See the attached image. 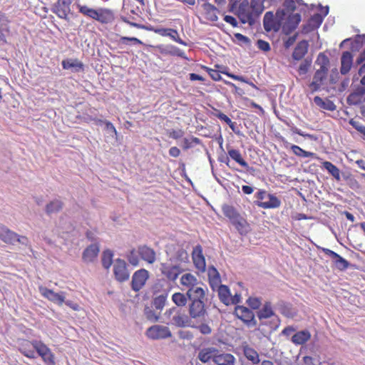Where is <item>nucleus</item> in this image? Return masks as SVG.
<instances>
[{
	"label": "nucleus",
	"instance_id": "obj_11",
	"mask_svg": "<svg viewBox=\"0 0 365 365\" xmlns=\"http://www.w3.org/2000/svg\"><path fill=\"white\" fill-rule=\"evenodd\" d=\"M38 291L40 294L49 301L62 305L65 302V293H56L46 287H39Z\"/></svg>",
	"mask_w": 365,
	"mask_h": 365
},
{
	"label": "nucleus",
	"instance_id": "obj_2",
	"mask_svg": "<svg viewBox=\"0 0 365 365\" xmlns=\"http://www.w3.org/2000/svg\"><path fill=\"white\" fill-rule=\"evenodd\" d=\"M148 264H153L156 261L155 251L148 247V245H139L137 250L130 251L128 257L130 264L133 266H137L139 264V258Z\"/></svg>",
	"mask_w": 365,
	"mask_h": 365
},
{
	"label": "nucleus",
	"instance_id": "obj_64",
	"mask_svg": "<svg viewBox=\"0 0 365 365\" xmlns=\"http://www.w3.org/2000/svg\"><path fill=\"white\" fill-rule=\"evenodd\" d=\"M302 361L304 365H315V359L309 356H305L303 357Z\"/></svg>",
	"mask_w": 365,
	"mask_h": 365
},
{
	"label": "nucleus",
	"instance_id": "obj_20",
	"mask_svg": "<svg viewBox=\"0 0 365 365\" xmlns=\"http://www.w3.org/2000/svg\"><path fill=\"white\" fill-rule=\"evenodd\" d=\"M10 21L6 17L5 13L0 11V43L3 44L7 43L6 35L11 33L9 24Z\"/></svg>",
	"mask_w": 365,
	"mask_h": 365
},
{
	"label": "nucleus",
	"instance_id": "obj_32",
	"mask_svg": "<svg viewBox=\"0 0 365 365\" xmlns=\"http://www.w3.org/2000/svg\"><path fill=\"white\" fill-rule=\"evenodd\" d=\"M243 354L246 359L253 364H258L260 362L258 352L255 349L248 346V345L243 348Z\"/></svg>",
	"mask_w": 365,
	"mask_h": 365
},
{
	"label": "nucleus",
	"instance_id": "obj_7",
	"mask_svg": "<svg viewBox=\"0 0 365 365\" xmlns=\"http://www.w3.org/2000/svg\"><path fill=\"white\" fill-rule=\"evenodd\" d=\"M34 349L47 365L55 364V356L48 346L40 340H34Z\"/></svg>",
	"mask_w": 365,
	"mask_h": 365
},
{
	"label": "nucleus",
	"instance_id": "obj_63",
	"mask_svg": "<svg viewBox=\"0 0 365 365\" xmlns=\"http://www.w3.org/2000/svg\"><path fill=\"white\" fill-rule=\"evenodd\" d=\"M292 131L294 133H297L301 136H303V137H307L309 138H313V135L312 134H309V133H303L301 130L298 129L297 127H294L292 128Z\"/></svg>",
	"mask_w": 365,
	"mask_h": 365
},
{
	"label": "nucleus",
	"instance_id": "obj_21",
	"mask_svg": "<svg viewBox=\"0 0 365 365\" xmlns=\"http://www.w3.org/2000/svg\"><path fill=\"white\" fill-rule=\"evenodd\" d=\"M354 56L349 51H344L341 56L340 73L342 75L347 74L353 66Z\"/></svg>",
	"mask_w": 365,
	"mask_h": 365
},
{
	"label": "nucleus",
	"instance_id": "obj_55",
	"mask_svg": "<svg viewBox=\"0 0 365 365\" xmlns=\"http://www.w3.org/2000/svg\"><path fill=\"white\" fill-rule=\"evenodd\" d=\"M195 328L197 329L202 334L205 335L211 334L212 331V328L207 324L205 323H202L198 326L195 327Z\"/></svg>",
	"mask_w": 365,
	"mask_h": 365
},
{
	"label": "nucleus",
	"instance_id": "obj_59",
	"mask_svg": "<svg viewBox=\"0 0 365 365\" xmlns=\"http://www.w3.org/2000/svg\"><path fill=\"white\" fill-rule=\"evenodd\" d=\"M241 295L240 294H235L233 296L230 297V302H228V305L230 304H237L240 302Z\"/></svg>",
	"mask_w": 365,
	"mask_h": 365
},
{
	"label": "nucleus",
	"instance_id": "obj_23",
	"mask_svg": "<svg viewBox=\"0 0 365 365\" xmlns=\"http://www.w3.org/2000/svg\"><path fill=\"white\" fill-rule=\"evenodd\" d=\"M99 255V245L96 243L91 244L83 252L82 259L86 262H93Z\"/></svg>",
	"mask_w": 365,
	"mask_h": 365
},
{
	"label": "nucleus",
	"instance_id": "obj_3",
	"mask_svg": "<svg viewBox=\"0 0 365 365\" xmlns=\"http://www.w3.org/2000/svg\"><path fill=\"white\" fill-rule=\"evenodd\" d=\"M207 291H203L202 294L187 296L190 300L189 314L192 319H202L206 315V309L204 300Z\"/></svg>",
	"mask_w": 365,
	"mask_h": 365
},
{
	"label": "nucleus",
	"instance_id": "obj_5",
	"mask_svg": "<svg viewBox=\"0 0 365 365\" xmlns=\"http://www.w3.org/2000/svg\"><path fill=\"white\" fill-rule=\"evenodd\" d=\"M234 315L248 327L257 325L253 311L245 306L237 305L234 309Z\"/></svg>",
	"mask_w": 365,
	"mask_h": 365
},
{
	"label": "nucleus",
	"instance_id": "obj_45",
	"mask_svg": "<svg viewBox=\"0 0 365 365\" xmlns=\"http://www.w3.org/2000/svg\"><path fill=\"white\" fill-rule=\"evenodd\" d=\"M222 212L224 215L230 220H235L237 217V212L235 209L230 205L225 204L222 206Z\"/></svg>",
	"mask_w": 365,
	"mask_h": 365
},
{
	"label": "nucleus",
	"instance_id": "obj_9",
	"mask_svg": "<svg viewBox=\"0 0 365 365\" xmlns=\"http://www.w3.org/2000/svg\"><path fill=\"white\" fill-rule=\"evenodd\" d=\"M113 269L115 279L118 282H124L129 279L130 272L126 262L123 259H116Z\"/></svg>",
	"mask_w": 365,
	"mask_h": 365
},
{
	"label": "nucleus",
	"instance_id": "obj_25",
	"mask_svg": "<svg viewBox=\"0 0 365 365\" xmlns=\"http://www.w3.org/2000/svg\"><path fill=\"white\" fill-rule=\"evenodd\" d=\"M275 315L271 302L266 301L262 307L257 311V316L259 320L269 319Z\"/></svg>",
	"mask_w": 365,
	"mask_h": 365
},
{
	"label": "nucleus",
	"instance_id": "obj_16",
	"mask_svg": "<svg viewBox=\"0 0 365 365\" xmlns=\"http://www.w3.org/2000/svg\"><path fill=\"white\" fill-rule=\"evenodd\" d=\"M53 11L60 19L68 20L70 12V4L67 0H58L54 4Z\"/></svg>",
	"mask_w": 365,
	"mask_h": 365
},
{
	"label": "nucleus",
	"instance_id": "obj_13",
	"mask_svg": "<svg viewBox=\"0 0 365 365\" xmlns=\"http://www.w3.org/2000/svg\"><path fill=\"white\" fill-rule=\"evenodd\" d=\"M173 313L176 314L173 317V324L178 327H185L189 326L190 322V318L184 314L178 312L176 307H172L166 310L165 316H171Z\"/></svg>",
	"mask_w": 365,
	"mask_h": 365
},
{
	"label": "nucleus",
	"instance_id": "obj_4",
	"mask_svg": "<svg viewBox=\"0 0 365 365\" xmlns=\"http://www.w3.org/2000/svg\"><path fill=\"white\" fill-rule=\"evenodd\" d=\"M182 287L187 289V296L202 294L203 291H207L206 286L198 281L195 275L187 272L182 274L180 279Z\"/></svg>",
	"mask_w": 365,
	"mask_h": 365
},
{
	"label": "nucleus",
	"instance_id": "obj_10",
	"mask_svg": "<svg viewBox=\"0 0 365 365\" xmlns=\"http://www.w3.org/2000/svg\"><path fill=\"white\" fill-rule=\"evenodd\" d=\"M146 336L152 339H161L170 337L172 334L166 326L153 325L146 330Z\"/></svg>",
	"mask_w": 365,
	"mask_h": 365
},
{
	"label": "nucleus",
	"instance_id": "obj_14",
	"mask_svg": "<svg viewBox=\"0 0 365 365\" xmlns=\"http://www.w3.org/2000/svg\"><path fill=\"white\" fill-rule=\"evenodd\" d=\"M182 269L178 265H168L162 264L161 272L168 280L175 282Z\"/></svg>",
	"mask_w": 365,
	"mask_h": 365
},
{
	"label": "nucleus",
	"instance_id": "obj_8",
	"mask_svg": "<svg viewBox=\"0 0 365 365\" xmlns=\"http://www.w3.org/2000/svg\"><path fill=\"white\" fill-rule=\"evenodd\" d=\"M148 277L149 272L144 268L134 272L133 278H131V289H133V291H140L145 286Z\"/></svg>",
	"mask_w": 365,
	"mask_h": 365
},
{
	"label": "nucleus",
	"instance_id": "obj_28",
	"mask_svg": "<svg viewBox=\"0 0 365 365\" xmlns=\"http://www.w3.org/2000/svg\"><path fill=\"white\" fill-rule=\"evenodd\" d=\"M264 29L267 31L279 29V24L276 22L272 11H267L264 15Z\"/></svg>",
	"mask_w": 365,
	"mask_h": 365
},
{
	"label": "nucleus",
	"instance_id": "obj_22",
	"mask_svg": "<svg viewBox=\"0 0 365 365\" xmlns=\"http://www.w3.org/2000/svg\"><path fill=\"white\" fill-rule=\"evenodd\" d=\"M219 354V351L214 347L204 348L199 351L198 359L202 363L209 362L212 360L215 362V356Z\"/></svg>",
	"mask_w": 365,
	"mask_h": 365
},
{
	"label": "nucleus",
	"instance_id": "obj_41",
	"mask_svg": "<svg viewBox=\"0 0 365 365\" xmlns=\"http://www.w3.org/2000/svg\"><path fill=\"white\" fill-rule=\"evenodd\" d=\"M199 144H201V140L197 137L192 136L190 138H185L183 139L182 148L183 150H187Z\"/></svg>",
	"mask_w": 365,
	"mask_h": 365
},
{
	"label": "nucleus",
	"instance_id": "obj_51",
	"mask_svg": "<svg viewBox=\"0 0 365 365\" xmlns=\"http://www.w3.org/2000/svg\"><path fill=\"white\" fill-rule=\"evenodd\" d=\"M166 302V295L161 294L158 297H156L153 299V304L155 308L158 309H162L165 307V303Z\"/></svg>",
	"mask_w": 365,
	"mask_h": 365
},
{
	"label": "nucleus",
	"instance_id": "obj_19",
	"mask_svg": "<svg viewBox=\"0 0 365 365\" xmlns=\"http://www.w3.org/2000/svg\"><path fill=\"white\" fill-rule=\"evenodd\" d=\"M123 21L125 23H126V24H129L130 26L135 27L136 29H144V30H147V31H153L158 34H160L163 36H168V34H169L168 32L174 33L173 29H163V28L155 29L153 26H145L143 24L130 21L126 18H123Z\"/></svg>",
	"mask_w": 365,
	"mask_h": 365
},
{
	"label": "nucleus",
	"instance_id": "obj_57",
	"mask_svg": "<svg viewBox=\"0 0 365 365\" xmlns=\"http://www.w3.org/2000/svg\"><path fill=\"white\" fill-rule=\"evenodd\" d=\"M174 33L168 32V36L170 37L173 41L183 45H187V43L179 36L178 32L177 30L173 29Z\"/></svg>",
	"mask_w": 365,
	"mask_h": 365
},
{
	"label": "nucleus",
	"instance_id": "obj_62",
	"mask_svg": "<svg viewBox=\"0 0 365 365\" xmlns=\"http://www.w3.org/2000/svg\"><path fill=\"white\" fill-rule=\"evenodd\" d=\"M224 20L233 27H236L237 26V20L232 16H225Z\"/></svg>",
	"mask_w": 365,
	"mask_h": 365
},
{
	"label": "nucleus",
	"instance_id": "obj_6",
	"mask_svg": "<svg viewBox=\"0 0 365 365\" xmlns=\"http://www.w3.org/2000/svg\"><path fill=\"white\" fill-rule=\"evenodd\" d=\"M257 205L262 208H275L279 207L280 200L273 195L267 193L264 190H260L256 193Z\"/></svg>",
	"mask_w": 365,
	"mask_h": 365
},
{
	"label": "nucleus",
	"instance_id": "obj_1",
	"mask_svg": "<svg viewBox=\"0 0 365 365\" xmlns=\"http://www.w3.org/2000/svg\"><path fill=\"white\" fill-rule=\"evenodd\" d=\"M317 63L320 65V67L317 69L313 77V81L309 85L312 93L320 89L323 82L327 79V73L329 72V61L326 55L320 53L317 58Z\"/></svg>",
	"mask_w": 365,
	"mask_h": 365
},
{
	"label": "nucleus",
	"instance_id": "obj_60",
	"mask_svg": "<svg viewBox=\"0 0 365 365\" xmlns=\"http://www.w3.org/2000/svg\"><path fill=\"white\" fill-rule=\"evenodd\" d=\"M168 154L171 157L178 158L180 155V150L177 147H170L168 150Z\"/></svg>",
	"mask_w": 365,
	"mask_h": 365
},
{
	"label": "nucleus",
	"instance_id": "obj_48",
	"mask_svg": "<svg viewBox=\"0 0 365 365\" xmlns=\"http://www.w3.org/2000/svg\"><path fill=\"white\" fill-rule=\"evenodd\" d=\"M215 115L218 119L226 123L232 131H235V123L232 122L225 113L219 111Z\"/></svg>",
	"mask_w": 365,
	"mask_h": 365
},
{
	"label": "nucleus",
	"instance_id": "obj_44",
	"mask_svg": "<svg viewBox=\"0 0 365 365\" xmlns=\"http://www.w3.org/2000/svg\"><path fill=\"white\" fill-rule=\"evenodd\" d=\"M312 66V59L305 58L299 64L297 68V73L299 76H304L307 73Z\"/></svg>",
	"mask_w": 365,
	"mask_h": 365
},
{
	"label": "nucleus",
	"instance_id": "obj_37",
	"mask_svg": "<svg viewBox=\"0 0 365 365\" xmlns=\"http://www.w3.org/2000/svg\"><path fill=\"white\" fill-rule=\"evenodd\" d=\"M63 205V202L59 200H52L46 205V212L48 215H51V213H56V212H60L61 210Z\"/></svg>",
	"mask_w": 365,
	"mask_h": 365
},
{
	"label": "nucleus",
	"instance_id": "obj_29",
	"mask_svg": "<svg viewBox=\"0 0 365 365\" xmlns=\"http://www.w3.org/2000/svg\"><path fill=\"white\" fill-rule=\"evenodd\" d=\"M311 339V333L308 330L297 331L292 337V341L297 346L305 344Z\"/></svg>",
	"mask_w": 365,
	"mask_h": 365
},
{
	"label": "nucleus",
	"instance_id": "obj_18",
	"mask_svg": "<svg viewBox=\"0 0 365 365\" xmlns=\"http://www.w3.org/2000/svg\"><path fill=\"white\" fill-rule=\"evenodd\" d=\"M192 260L197 269L200 272L205 270V259L202 255V249L201 245H196L192 251Z\"/></svg>",
	"mask_w": 365,
	"mask_h": 365
},
{
	"label": "nucleus",
	"instance_id": "obj_58",
	"mask_svg": "<svg viewBox=\"0 0 365 365\" xmlns=\"http://www.w3.org/2000/svg\"><path fill=\"white\" fill-rule=\"evenodd\" d=\"M184 135V131L181 129L178 130H172L169 132L168 135L170 138L173 139H178L182 137Z\"/></svg>",
	"mask_w": 365,
	"mask_h": 365
},
{
	"label": "nucleus",
	"instance_id": "obj_42",
	"mask_svg": "<svg viewBox=\"0 0 365 365\" xmlns=\"http://www.w3.org/2000/svg\"><path fill=\"white\" fill-rule=\"evenodd\" d=\"M291 149L294 153V155H296L297 156L300 158H310L314 157L315 155L314 153L305 151L303 149H302L301 147H299V145H294V144L291 145Z\"/></svg>",
	"mask_w": 365,
	"mask_h": 365
},
{
	"label": "nucleus",
	"instance_id": "obj_40",
	"mask_svg": "<svg viewBox=\"0 0 365 365\" xmlns=\"http://www.w3.org/2000/svg\"><path fill=\"white\" fill-rule=\"evenodd\" d=\"M113 255L111 251L106 250L103 252L101 257V264L105 269H108L113 263Z\"/></svg>",
	"mask_w": 365,
	"mask_h": 365
},
{
	"label": "nucleus",
	"instance_id": "obj_47",
	"mask_svg": "<svg viewBox=\"0 0 365 365\" xmlns=\"http://www.w3.org/2000/svg\"><path fill=\"white\" fill-rule=\"evenodd\" d=\"M144 314L146 319L152 322H156L159 320L160 316L154 312L153 309L149 307H145L144 309Z\"/></svg>",
	"mask_w": 365,
	"mask_h": 365
},
{
	"label": "nucleus",
	"instance_id": "obj_34",
	"mask_svg": "<svg viewBox=\"0 0 365 365\" xmlns=\"http://www.w3.org/2000/svg\"><path fill=\"white\" fill-rule=\"evenodd\" d=\"M217 293L220 300L226 305H229L230 302V290L225 285L217 286Z\"/></svg>",
	"mask_w": 365,
	"mask_h": 365
},
{
	"label": "nucleus",
	"instance_id": "obj_15",
	"mask_svg": "<svg viewBox=\"0 0 365 365\" xmlns=\"http://www.w3.org/2000/svg\"><path fill=\"white\" fill-rule=\"evenodd\" d=\"M35 340L29 341L24 339L19 344V351L26 357L29 359L36 358V351L35 350Z\"/></svg>",
	"mask_w": 365,
	"mask_h": 365
},
{
	"label": "nucleus",
	"instance_id": "obj_46",
	"mask_svg": "<svg viewBox=\"0 0 365 365\" xmlns=\"http://www.w3.org/2000/svg\"><path fill=\"white\" fill-rule=\"evenodd\" d=\"M167 53L173 56H178L184 59H187L185 53L178 48V47H175V46H169L168 47Z\"/></svg>",
	"mask_w": 365,
	"mask_h": 365
},
{
	"label": "nucleus",
	"instance_id": "obj_39",
	"mask_svg": "<svg viewBox=\"0 0 365 365\" xmlns=\"http://www.w3.org/2000/svg\"><path fill=\"white\" fill-rule=\"evenodd\" d=\"M323 167L328 170V172L332 175V177L336 180H339L340 179V170L339 169L334 165L333 163L329 161H324L323 163Z\"/></svg>",
	"mask_w": 365,
	"mask_h": 365
},
{
	"label": "nucleus",
	"instance_id": "obj_27",
	"mask_svg": "<svg viewBox=\"0 0 365 365\" xmlns=\"http://www.w3.org/2000/svg\"><path fill=\"white\" fill-rule=\"evenodd\" d=\"M62 66L64 69L72 68L74 72L84 71V64L78 59H66L62 61Z\"/></svg>",
	"mask_w": 365,
	"mask_h": 365
},
{
	"label": "nucleus",
	"instance_id": "obj_54",
	"mask_svg": "<svg viewBox=\"0 0 365 365\" xmlns=\"http://www.w3.org/2000/svg\"><path fill=\"white\" fill-rule=\"evenodd\" d=\"M128 41L136 44H143V42L136 37L121 36L120 38V42L122 43L128 44Z\"/></svg>",
	"mask_w": 365,
	"mask_h": 365
},
{
	"label": "nucleus",
	"instance_id": "obj_53",
	"mask_svg": "<svg viewBox=\"0 0 365 365\" xmlns=\"http://www.w3.org/2000/svg\"><path fill=\"white\" fill-rule=\"evenodd\" d=\"M225 73L228 76H230L231 79H234L235 81H239L240 82L247 83V84L250 85V86H252V88H254L255 89H258V88L256 85H255L252 82H249L248 80H245L242 76L235 75V74H232L230 73Z\"/></svg>",
	"mask_w": 365,
	"mask_h": 365
},
{
	"label": "nucleus",
	"instance_id": "obj_43",
	"mask_svg": "<svg viewBox=\"0 0 365 365\" xmlns=\"http://www.w3.org/2000/svg\"><path fill=\"white\" fill-rule=\"evenodd\" d=\"M332 263L339 270H345L349 267V262L339 255L332 261Z\"/></svg>",
	"mask_w": 365,
	"mask_h": 365
},
{
	"label": "nucleus",
	"instance_id": "obj_36",
	"mask_svg": "<svg viewBox=\"0 0 365 365\" xmlns=\"http://www.w3.org/2000/svg\"><path fill=\"white\" fill-rule=\"evenodd\" d=\"M76 5L81 14H82L84 16L94 20L97 9L91 8L87 5H83L79 3H76Z\"/></svg>",
	"mask_w": 365,
	"mask_h": 365
},
{
	"label": "nucleus",
	"instance_id": "obj_12",
	"mask_svg": "<svg viewBox=\"0 0 365 365\" xmlns=\"http://www.w3.org/2000/svg\"><path fill=\"white\" fill-rule=\"evenodd\" d=\"M115 19L113 11L108 8L100 7L96 9L94 20L103 24L111 23Z\"/></svg>",
	"mask_w": 365,
	"mask_h": 365
},
{
	"label": "nucleus",
	"instance_id": "obj_31",
	"mask_svg": "<svg viewBox=\"0 0 365 365\" xmlns=\"http://www.w3.org/2000/svg\"><path fill=\"white\" fill-rule=\"evenodd\" d=\"M207 274L209 283L212 289H214L215 287L220 285L221 278L216 268L214 267H209Z\"/></svg>",
	"mask_w": 365,
	"mask_h": 365
},
{
	"label": "nucleus",
	"instance_id": "obj_30",
	"mask_svg": "<svg viewBox=\"0 0 365 365\" xmlns=\"http://www.w3.org/2000/svg\"><path fill=\"white\" fill-rule=\"evenodd\" d=\"M227 153L230 158L238 163L242 167L247 169L249 168L248 163L243 159L240 150L233 149L232 147L227 148Z\"/></svg>",
	"mask_w": 365,
	"mask_h": 365
},
{
	"label": "nucleus",
	"instance_id": "obj_56",
	"mask_svg": "<svg viewBox=\"0 0 365 365\" xmlns=\"http://www.w3.org/2000/svg\"><path fill=\"white\" fill-rule=\"evenodd\" d=\"M257 46L259 49L264 52H267L270 50L269 43L263 39H259L257 42Z\"/></svg>",
	"mask_w": 365,
	"mask_h": 365
},
{
	"label": "nucleus",
	"instance_id": "obj_26",
	"mask_svg": "<svg viewBox=\"0 0 365 365\" xmlns=\"http://www.w3.org/2000/svg\"><path fill=\"white\" fill-rule=\"evenodd\" d=\"M202 8L203 16L206 20L210 21H216L217 20V9L214 5L206 2L202 5Z\"/></svg>",
	"mask_w": 365,
	"mask_h": 365
},
{
	"label": "nucleus",
	"instance_id": "obj_49",
	"mask_svg": "<svg viewBox=\"0 0 365 365\" xmlns=\"http://www.w3.org/2000/svg\"><path fill=\"white\" fill-rule=\"evenodd\" d=\"M246 303L253 309H258L262 305V300L259 297H250Z\"/></svg>",
	"mask_w": 365,
	"mask_h": 365
},
{
	"label": "nucleus",
	"instance_id": "obj_50",
	"mask_svg": "<svg viewBox=\"0 0 365 365\" xmlns=\"http://www.w3.org/2000/svg\"><path fill=\"white\" fill-rule=\"evenodd\" d=\"M202 68L208 73L213 81H220L222 79L221 74L217 70L210 68L205 66H202Z\"/></svg>",
	"mask_w": 365,
	"mask_h": 365
},
{
	"label": "nucleus",
	"instance_id": "obj_35",
	"mask_svg": "<svg viewBox=\"0 0 365 365\" xmlns=\"http://www.w3.org/2000/svg\"><path fill=\"white\" fill-rule=\"evenodd\" d=\"M314 101L320 108L328 110H334L336 109V106L334 103L329 100V99H323L319 96H315L314 98Z\"/></svg>",
	"mask_w": 365,
	"mask_h": 365
},
{
	"label": "nucleus",
	"instance_id": "obj_52",
	"mask_svg": "<svg viewBox=\"0 0 365 365\" xmlns=\"http://www.w3.org/2000/svg\"><path fill=\"white\" fill-rule=\"evenodd\" d=\"M301 21V16L299 13H295L294 14H290L288 18V21L292 24L291 29H294L297 27L299 23Z\"/></svg>",
	"mask_w": 365,
	"mask_h": 365
},
{
	"label": "nucleus",
	"instance_id": "obj_38",
	"mask_svg": "<svg viewBox=\"0 0 365 365\" xmlns=\"http://www.w3.org/2000/svg\"><path fill=\"white\" fill-rule=\"evenodd\" d=\"M171 299L178 307H184L187 302L188 297L187 293L185 294L181 292H175L172 295Z\"/></svg>",
	"mask_w": 365,
	"mask_h": 365
},
{
	"label": "nucleus",
	"instance_id": "obj_17",
	"mask_svg": "<svg viewBox=\"0 0 365 365\" xmlns=\"http://www.w3.org/2000/svg\"><path fill=\"white\" fill-rule=\"evenodd\" d=\"M0 240L8 244H14L16 242L25 243L27 240L25 237H20L11 230H0Z\"/></svg>",
	"mask_w": 365,
	"mask_h": 365
},
{
	"label": "nucleus",
	"instance_id": "obj_33",
	"mask_svg": "<svg viewBox=\"0 0 365 365\" xmlns=\"http://www.w3.org/2000/svg\"><path fill=\"white\" fill-rule=\"evenodd\" d=\"M215 363L217 365H235V358L231 354H219L215 358Z\"/></svg>",
	"mask_w": 365,
	"mask_h": 365
},
{
	"label": "nucleus",
	"instance_id": "obj_61",
	"mask_svg": "<svg viewBox=\"0 0 365 365\" xmlns=\"http://www.w3.org/2000/svg\"><path fill=\"white\" fill-rule=\"evenodd\" d=\"M98 122L100 123H103L106 125V128L108 130H110L113 133H114L115 135H117V130L115 129V128L114 127V125L109 121H102V120H98Z\"/></svg>",
	"mask_w": 365,
	"mask_h": 365
},
{
	"label": "nucleus",
	"instance_id": "obj_24",
	"mask_svg": "<svg viewBox=\"0 0 365 365\" xmlns=\"http://www.w3.org/2000/svg\"><path fill=\"white\" fill-rule=\"evenodd\" d=\"M309 43L307 41L302 40L299 41L292 53V58L295 61L302 60L308 52Z\"/></svg>",
	"mask_w": 365,
	"mask_h": 365
}]
</instances>
